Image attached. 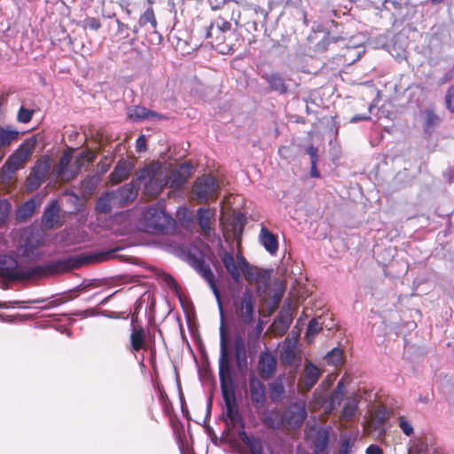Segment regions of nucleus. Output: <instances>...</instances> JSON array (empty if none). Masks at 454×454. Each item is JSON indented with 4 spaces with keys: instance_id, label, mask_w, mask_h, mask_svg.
<instances>
[{
    "instance_id": "obj_1",
    "label": "nucleus",
    "mask_w": 454,
    "mask_h": 454,
    "mask_svg": "<svg viewBox=\"0 0 454 454\" xmlns=\"http://www.w3.org/2000/svg\"><path fill=\"white\" fill-rule=\"evenodd\" d=\"M89 262L82 256H69L65 259L51 261L43 265L20 267L12 256L0 255V276L11 280L23 281L30 278L55 275L79 268Z\"/></svg>"
},
{
    "instance_id": "obj_2",
    "label": "nucleus",
    "mask_w": 454,
    "mask_h": 454,
    "mask_svg": "<svg viewBox=\"0 0 454 454\" xmlns=\"http://www.w3.org/2000/svg\"><path fill=\"white\" fill-rule=\"evenodd\" d=\"M192 168L191 163L184 162L168 176L163 171L160 162L153 161L145 165L137 174V181L145 185V193L156 196L168 184L174 189L180 188L191 176Z\"/></svg>"
},
{
    "instance_id": "obj_3",
    "label": "nucleus",
    "mask_w": 454,
    "mask_h": 454,
    "mask_svg": "<svg viewBox=\"0 0 454 454\" xmlns=\"http://www.w3.org/2000/svg\"><path fill=\"white\" fill-rule=\"evenodd\" d=\"M219 380L223 392L224 404L236 401L235 394L231 386V361L228 347V338L224 322L220 325V356H219Z\"/></svg>"
},
{
    "instance_id": "obj_4",
    "label": "nucleus",
    "mask_w": 454,
    "mask_h": 454,
    "mask_svg": "<svg viewBox=\"0 0 454 454\" xmlns=\"http://www.w3.org/2000/svg\"><path fill=\"white\" fill-rule=\"evenodd\" d=\"M93 160L94 153L92 152H82L75 157L74 161L72 163V155L69 153H65L53 168L52 175L58 180H72L81 172L85 163H90Z\"/></svg>"
},
{
    "instance_id": "obj_5",
    "label": "nucleus",
    "mask_w": 454,
    "mask_h": 454,
    "mask_svg": "<svg viewBox=\"0 0 454 454\" xmlns=\"http://www.w3.org/2000/svg\"><path fill=\"white\" fill-rule=\"evenodd\" d=\"M35 145V139H27L8 157L1 168V176L4 182L11 181L14 174L19 169L24 168L30 159Z\"/></svg>"
},
{
    "instance_id": "obj_6",
    "label": "nucleus",
    "mask_w": 454,
    "mask_h": 454,
    "mask_svg": "<svg viewBox=\"0 0 454 454\" xmlns=\"http://www.w3.org/2000/svg\"><path fill=\"white\" fill-rule=\"evenodd\" d=\"M175 221L163 210L149 207L139 221L140 228L148 233H164L174 226Z\"/></svg>"
},
{
    "instance_id": "obj_7",
    "label": "nucleus",
    "mask_w": 454,
    "mask_h": 454,
    "mask_svg": "<svg viewBox=\"0 0 454 454\" xmlns=\"http://www.w3.org/2000/svg\"><path fill=\"white\" fill-rule=\"evenodd\" d=\"M186 262L207 281L212 290L219 307L221 322H223V310L220 296V292L216 286L215 275L208 265H206L203 255L200 252H189L185 256Z\"/></svg>"
},
{
    "instance_id": "obj_8",
    "label": "nucleus",
    "mask_w": 454,
    "mask_h": 454,
    "mask_svg": "<svg viewBox=\"0 0 454 454\" xmlns=\"http://www.w3.org/2000/svg\"><path fill=\"white\" fill-rule=\"evenodd\" d=\"M44 241L42 230L26 231L23 235V243L18 247V254L24 259L34 261L42 255L41 247Z\"/></svg>"
},
{
    "instance_id": "obj_9",
    "label": "nucleus",
    "mask_w": 454,
    "mask_h": 454,
    "mask_svg": "<svg viewBox=\"0 0 454 454\" xmlns=\"http://www.w3.org/2000/svg\"><path fill=\"white\" fill-rule=\"evenodd\" d=\"M256 299L254 294L246 289L241 295L233 299V311L238 319L244 325L254 321Z\"/></svg>"
},
{
    "instance_id": "obj_10",
    "label": "nucleus",
    "mask_w": 454,
    "mask_h": 454,
    "mask_svg": "<svg viewBox=\"0 0 454 454\" xmlns=\"http://www.w3.org/2000/svg\"><path fill=\"white\" fill-rule=\"evenodd\" d=\"M219 184L211 175L199 177L192 187V197L200 202H207L215 200L217 196Z\"/></svg>"
},
{
    "instance_id": "obj_11",
    "label": "nucleus",
    "mask_w": 454,
    "mask_h": 454,
    "mask_svg": "<svg viewBox=\"0 0 454 454\" xmlns=\"http://www.w3.org/2000/svg\"><path fill=\"white\" fill-rule=\"evenodd\" d=\"M285 428L294 429L301 427L307 417L305 403L295 402L286 407L282 412Z\"/></svg>"
},
{
    "instance_id": "obj_12",
    "label": "nucleus",
    "mask_w": 454,
    "mask_h": 454,
    "mask_svg": "<svg viewBox=\"0 0 454 454\" xmlns=\"http://www.w3.org/2000/svg\"><path fill=\"white\" fill-rule=\"evenodd\" d=\"M50 169L51 162L49 159L44 158L38 160L27 179V190L29 192H34L39 188L40 185L43 183Z\"/></svg>"
},
{
    "instance_id": "obj_13",
    "label": "nucleus",
    "mask_w": 454,
    "mask_h": 454,
    "mask_svg": "<svg viewBox=\"0 0 454 454\" xmlns=\"http://www.w3.org/2000/svg\"><path fill=\"white\" fill-rule=\"evenodd\" d=\"M280 360L283 364L290 366H299L301 364V352L297 348L296 337L288 335L282 345L280 353Z\"/></svg>"
},
{
    "instance_id": "obj_14",
    "label": "nucleus",
    "mask_w": 454,
    "mask_h": 454,
    "mask_svg": "<svg viewBox=\"0 0 454 454\" xmlns=\"http://www.w3.org/2000/svg\"><path fill=\"white\" fill-rule=\"evenodd\" d=\"M231 24L223 18L215 19L206 29V38L211 39V43L220 45L226 40L231 32Z\"/></svg>"
},
{
    "instance_id": "obj_15",
    "label": "nucleus",
    "mask_w": 454,
    "mask_h": 454,
    "mask_svg": "<svg viewBox=\"0 0 454 454\" xmlns=\"http://www.w3.org/2000/svg\"><path fill=\"white\" fill-rule=\"evenodd\" d=\"M249 394L252 405L257 412L264 410L267 403V395L264 384L256 377L249 378Z\"/></svg>"
},
{
    "instance_id": "obj_16",
    "label": "nucleus",
    "mask_w": 454,
    "mask_h": 454,
    "mask_svg": "<svg viewBox=\"0 0 454 454\" xmlns=\"http://www.w3.org/2000/svg\"><path fill=\"white\" fill-rule=\"evenodd\" d=\"M216 211L215 208L200 207L197 210V222L201 230L202 234L206 238H210L215 235V228L213 227L215 222Z\"/></svg>"
},
{
    "instance_id": "obj_17",
    "label": "nucleus",
    "mask_w": 454,
    "mask_h": 454,
    "mask_svg": "<svg viewBox=\"0 0 454 454\" xmlns=\"http://www.w3.org/2000/svg\"><path fill=\"white\" fill-rule=\"evenodd\" d=\"M258 368L262 379H270L277 370V359L268 349L262 351L259 356Z\"/></svg>"
},
{
    "instance_id": "obj_18",
    "label": "nucleus",
    "mask_w": 454,
    "mask_h": 454,
    "mask_svg": "<svg viewBox=\"0 0 454 454\" xmlns=\"http://www.w3.org/2000/svg\"><path fill=\"white\" fill-rule=\"evenodd\" d=\"M115 200L118 207H123L134 201L137 196V188L134 184H127L116 191L110 192Z\"/></svg>"
},
{
    "instance_id": "obj_19",
    "label": "nucleus",
    "mask_w": 454,
    "mask_h": 454,
    "mask_svg": "<svg viewBox=\"0 0 454 454\" xmlns=\"http://www.w3.org/2000/svg\"><path fill=\"white\" fill-rule=\"evenodd\" d=\"M220 257L231 278L237 283L240 282L241 274L238 256L235 259L231 253L223 251L222 254H220Z\"/></svg>"
},
{
    "instance_id": "obj_20",
    "label": "nucleus",
    "mask_w": 454,
    "mask_h": 454,
    "mask_svg": "<svg viewBox=\"0 0 454 454\" xmlns=\"http://www.w3.org/2000/svg\"><path fill=\"white\" fill-rule=\"evenodd\" d=\"M259 241L265 250L270 254H275L277 253L278 249V239L263 225L260 231Z\"/></svg>"
},
{
    "instance_id": "obj_21",
    "label": "nucleus",
    "mask_w": 454,
    "mask_h": 454,
    "mask_svg": "<svg viewBox=\"0 0 454 454\" xmlns=\"http://www.w3.org/2000/svg\"><path fill=\"white\" fill-rule=\"evenodd\" d=\"M320 370L311 362L308 361L304 367L302 387L305 390L311 389L320 377Z\"/></svg>"
},
{
    "instance_id": "obj_22",
    "label": "nucleus",
    "mask_w": 454,
    "mask_h": 454,
    "mask_svg": "<svg viewBox=\"0 0 454 454\" xmlns=\"http://www.w3.org/2000/svg\"><path fill=\"white\" fill-rule=\"evenodd\" d=\"M131 164L127 160H120L109 176L112 184H118L129 177L131 173Z\"/></svg>"
},
{
    "instance_id": "obj_23",
    "label": "nucleus",
    "mask_w": 454,
    "mask_h": 454,
    "mask_svg": "<svg viewBox=\"0 0 454 454\" xmlns=\"http://www.w3.org/2000/svg\"><path fill=\"white\" fill-rule=\"evenodd\" d=\"M127 114L129 118L135 121L161 117V115L156 112L150 111L140 106H133L128 108Z\"/></svg>"
},
{
    "instance_id": "obj_24",
    "label": "nucleus",
    "mask_w": 454,
    "mask_h": 454,
    "mask_svg": "<svg viewBox=\"0 0 454 454\" xmlns=\"http://www.w3.org/2000/svg\"><path fill=\"white\" fill-rule=\"evenodd\" d=\"M346 394V387L343 380H340L333 390V392L331 394L328 401L325 403V410L327 412H331L334 409H336L337 406L340 404V402L344 398Z\"/></svg>"
},
{
    "instance_id": "obj_25",
    "label": "nucleus",
    "mask_w": 454,
    "mask_h": 454,
    "mask_svg": "<svg viewBox=\"0 0 454 454\" xmlns=\"http://www.w3.org/2000/svg\"><path fill=\"white\" fill-rule=\"evenodd\" d=\"M224 414L226 416V422L229 426L233 427H243V420L238 411V405L236 401H231V403L225 404Z\"/></svg>"
},
{
    "instance_id": "obj_26",
    "label": "nucleus",
    "mask_w": 454,
    "mask_h": 454,
    "mask_svg": "<svg viewBox=\"0 0 454 454\" xmlns=\"http://www.w3.org/2000/svg\"><path fill=\"white\" fill-rule=\"evenodd\" d=\"M59 206L58 201L54 200L51 203V205L45 209L43 218L42 223L45 228H52L59 222Z\"/></svg>"
},
{
    "instance_id": "obj_27",
    "label": "nucleus",
    "mask_w": 454,
    "mask_h": 454,
    "mask_svg": "<svg viewBox=\"0 0 454 454\" xmlns=\"http://www.w3.org/2000/svg\"><path fill=\"white\" fill-rule=\"evenodd\" d=\"M145 332L142 327H133L130 333L129 350L132 353L137 352L145 346Z\"/></svg>"
},
{
    "instance_id": "obj_28",
    "label": "nucleus",
    "mask_w": 454,
    "mask_h": 454,
    "mask_svg": "<svg viewBox=\"0 0 454 454\" xmlns=\"http://www.w3.org/2000/svg\"><path fill=\"white\" fill-rule=\"evenodd\" d=\"M239 436L251 454H262V442L261 439L248 436L244 430L239 432Z\"/></svg>"
},
{
    "instance_id": "obj_29",
    "label": "nucleus",
    "mask_w": 454,
    "mask_h": 454,
    "mask_svg": "<svg viewBox=\"0 0 454 454\" xmlns=\"http://www.w3.org/2000/svg\"><path fill=\"white\" fill-rule=\"evenodd\" d=\"M262 78L267 81L272 90L280 94H285L287 91L285 80L279 74L273 73L270 74H263Z\"/></svg>"
},
{
    "instance_id": "obj_30",
    "label": "nucleus",
    "mask_w": 454,
    "mask_h": 454,
    "mask_svg": "<svg viewBox=\"0 0 454 454\" xmlns=\"http://www.w3.org/2000/svg\"><path fill=\"white\" fill-rule=\"evenodd\" d=\"M19 138V131L11 126L0 127V148L9 146Z\"/></svg>"
},
{
    "instance_id": "obj_31",
    "label": "nucleus",
    "mask_w": 454,
    "mask_h": 454,
    "mask_svg": "<svg viewBox=\"0 0 454 454\" xmlns=\"http://www.w3.org/2000/svg\"><path fill=\"white\" fill-rule=\"evenodd\" d=\"M358 410V398L356 395L348 396L341 411V418L346 421H350L355 417Z\"/></svg>"
},
{
    "instance_id": "obj_32",
    "label": "nucleus",
    "mask_w": 454,
    "mask_h": 454,
    "mask_svg": "<svg viewBox=\"0 0 454 454\" xmlns=\"http://www.w3.org/2000/svg\"><path fill=\"white\" fill-rule=\"evenodd\" d=\"M269 395L273 403L280 402L284 398L285 387L281 377L269 384Z\"/></svg>"
},
{
    "instance_id": "obj_33",
    "label": "nucleus",
    "mask_w": 454,
    "mask_h": 454,
    "mask_svg": "<svg viewBox=\"0 0 454 454\" xmlns=\"http://www.w3.org/2000/svg\"><path fill=\"white\" fill-rule=\"evenodd\" d=\"M113 207H118L112 193L106 192L103 194L98 200L96 209L98 213H109Z\"/></svg>"
},
{
    "instance_id": "obj_34",
    "label": "nucleus",
    "mask_w": 454,
    "mask_h": 454,
    "mask_svg": "<svg viewBox=\"0 0 454 454\" xmlns=\"http://www.w3.org/2000/svg\"><path fill=\"white\" fill-rule=\"evenodd\" d=\"M36 208V203L34 200H29L23 203L16 211V219L24 222L33 215Z\"/></svg>"
},
{
    "instance_id": "obj_35",
    "label": "nucleus",
    "mask_w": 454,
    "mask_h": 454,
    "mask_svg": "<svg viewBox=\"0 0 454 454\" xmlns=\"http://www.w3.org/2000/svg\"><path fill=\"white\" fill-rule=\"evenodd\" d=\"M264 425L270 428L278 429L285 428V422L282 413L278 411H270L262 418Z\"/></svg>"
},
{
    "instance_id": "obj_36",
    "label": "nucleus",
    "mask_w": 454,
    "mask_h": 454,
    "mask_svg": "<svg viewBox=\"0 0 454 454\" xmlns=\"http://www.w3.org/2000/svg\"><path fill=\"white\" fill-rule=\"evenodd\" d=\"M439 118L432 110H426L424 112V130L427 134L431 135L434 128L439 123Z\"/></svg>"
},
{
    "instance_id": "obj_37",
    "label": "nucleus",
    "mask_w": 454,
    "mask_h": 454,
    "mask_svg": "<svg viewBox=\"0 0 454 454\" xmlns=\"http://www.w3.org/2000/svg\"><path fill=\"white\" fill-rule=\"evenodd\" d=\"M148 23L153 29H156L157 21L155 19L153 9L151 6H148L145 12L140 16L138 20V25L140 27H145Z\"/></svg>"
},
{
    "instance_id": "obj_38",
    "label": "nucleus",
    "mask_w": 454,
    "mask_h": 454,
    "mask_svg": "<svg viewBox=\"0 0 454 454\" xmlns=\"http://www.w3.org/2000/svg\"><path fill=\"white\" fill-rule=\"evenodd\" d=\"M238 260L240 267V274L242 273L247 280L252 281L254 278V267L251 266L240 254H238Z\"/></svg>"
},
{
    "instance_id": "obj_39",
    "label": "nucleus",
    "mask_w": 454,
    "mask_h": 454,
    "mask_svg": "<svg viewBox=\"0 0 454 454\" xmlns=\"http://www.w3.org/2000/svg\"><path fill=\"white\" fill-rule=\"evenodd\" d=\"M329 364L338 365L342 361V351L340 348H333L325 356Z\"/></svg>"
},
{
    "instance_id": "obj_40",
    "label": "nucleus",
    "mask_w": 454,
    "mask_h": 454,
    "mask_svg": "<svg viewBox=\"0 0 454 454\" xmlns=\"http://www.w3.org/2000/svg\"><path fill=\"white\" fill-rule=\"evenodd\" d=\"M322 323L319 322L318 318H313L309 322L307 329L308 341L310 342L312 340L313 336L319 333L322 330Z\"/></svg>"
},
{
    "instance_id": "obj_41",
    "label": "nucleus",
    "mask_w": 454,
    "mask_h": 454,
    "mask_svg": "<svg viewBox=\"0 0 454 454\" xmlns=\"http://www.w3.org/2000/svg\"><path fill=\"white\" fill-rule=\"evenodd\" d=\"M98 183V178L97 176H88L86 177L82 184V188L83 192L87 194H91Z\"/></svg>"
},
{
    "instance_id": "obj_42",
    "label": "nucleus",
    "mask_w": 454,
    "mask_h": 454,
    "mask_svg": "<svg viewBox=\"0 0 454 454\" xmlns=\"http://www.w3.org/2000/svg\"><path fill=\"white\" fill-rule=\"evenodd\" d=\"M44 301V299H36V300H30V301H4L0 302V308H9L13 306H18L20 308H23L25 304H35V303H41Z\"/></svg>"
},
{
    "instance_id": "obj_43",
    "label": "nucleus",
    "mask_w": 454,
    "mask_h": 454,
    "mask_svg": "<svg viewBox=\"0 0 454 454\" xmlns=\"http://www.w3.org/2000/svg\"><path fill=\"white\" fill-rule=\"evenodd\" d=\"M11 209V203L7 200H0V224L7 220Z\"/></svg>"
},
{
    "instance_id": "obj_44",
    "label": "nucleus",
    "mask_w": 454,
    "mask_h": 454,
    "mask_svg": "<svg viewBox=\"0 0 454 454\" xmlns=\"http://www.w3.org/2000/svg\"><path fill=\"white\" fill-rule=\"evenodd\" d=\"M233 348H234V355L247 353L245 340L242 337V335L238 334L235 336Z\"/></svg>"
},
{
    "instance_id": "obj_45",
    "label": "nucleus",
    "mask_w": 454,
    "mask_h": 454,
    "mask_svg": "<svg viewBox=\"0 0 454 454\" xmlns=\"http://www.w3.org/2000/svg\"><path fill=\"white\" fill-rule=\"evenodd\" d=\"M427 450V444L420 440H417L414 441L412 445L410 447V453L424 454Z\"/></svg>"
},
{
    "instance_id": "obj_46",
    "label": "nucleus",
    "mask_w": 454,
    "mask_h": 454,
    "mask_svg": "<svg viewBox=\"0 0 454 454\" xmlns=\"http://www.w3.org/2000/svg\"><path fill=\"white\" fill-rule=\"evenodd\" d=\"M399 427L402 429L403 433L407 435V436H410L413 433V427L412 425L411 424L410 421H408L404 417H400L399 418Z\"/></svg>"
},
{
    "instance_id": "obj_47",
    "label": "nucleus",
    "mask_w": 454,
    "mask_h": 454,
    "mask_svg": "<svg viewBox=\"0 0 454 454\" xmlns=\"http://www.w3.org/2000/svg\"><path fill=\"white\" fill-rule=\"evenodd\" d=\"M33 111L21 107L18 113V121L21 123H27L31 121Z\"/></svg>"
},
{
    "instance_id": "obj_48",
    "label": "nucleus",
    "mask_w": 454,
    "mask_h": 454,
    "mask_svg": "<svg viewBox=\"0 0 454 454\" xmlns=\"http://www.w3.org/2000/svg\"><path fill=\"white\" fill-rule=\"evenodd\" d=\"M446 106L450 112H454V85L450 87L445 97Z\"/></svg>"
},
{
    "instance_id": "obj_49",
    "label": "nucleus",
    "mask_w": 454,
    "mask_h": 454,
    "mask_svg": "<svg viewBox=\"0 0 454 454\" xmlns=\"http://www.w3.org/2000/svg\"><path fill=\"white\" fill-rule=\"evenodd\" d=\"M236 364L239 370L243 371L247 367V353L235 355Z\"/></svg>"
},
{
    "instance_id": "obj_50",
    "label": "nucleus",
    "mask_w": 454,
    "mask_h": 454,
    "mask_svg": "<svg viewBox=\"0 0 454 454\" xmlns=\"http://www.w3.org/2000/svg\"><path fill=\"white\" fill-rule=\"evenodd\" d=\"M307 153L310 157L311 165H317V150L313 146H309L306 149Z\"/></svg>"
},
{
    "instance_id": "obj_51",
    "label": "nucleus",
    "mask_w": 454,
    "mask_h": 454,
    "mask_svg": "<svg viewBox=\"0 0 454 454\" xmlns=\"http://www.w3.org/2000/svg\"><path fill=\"white\" fill-rule=\"evenodd\" d=\"M136 147L138 152H144L146 150L145 136L142 135L137 139Z\"/></svg>"
},
{
    "instance_id": "obj_52",
    "label": "nucleus",
    "mask_w": 454,
    "mask_h": 454,
    "mask_svg": "<svg viewBox=\"0 0 454 454\" xmlns=\"http://www.w3.org/2000/svg\"><path fill=\"white\" fill-rule=\"evenodd\" d=\"M86 26L92 30H98L101 24L98 19L90 18L86 20Z\"/></svg>"
},
{
    "instance_id": "obj_53",
    "label": "nucleus",
    "mask_w": 454,
    "mask_h": 454,
    "mask_svg": "<svg viewBox=\"0 0 454 454\" xmlns=\"http://www.w3.org/2000/svg\"><path fill=\"white\" fill-rule=\"evenodd\" d=\"M262 327L258 325L254 332V337L252 336V333H248V342L251 343L253 341L256 342L262 333Z\"/></svg>"
},
{
    "instance_id": "obj_54",
    "label": "nucleus",
    "mask_w": 454,
    "mask_h": 454,
    "mask_svg": "<svg viewBox=\"0 0 454 454\" xmlns=\"http://www.w3.org/2000/svg\"><path fill=\"white\" fill-rule=\"evenodd\" d=\"M350 448L351 445L349 440H344L340 444L338 454H349Z\"/></svg>"
},
{
    "instance_id": "obj_55",
    "label": "nucleus",
    "mask_w": 454,
    "mask_h": 454,
    "mask_svg": "<svg viewBox=\"0 0 454 454\" xmlns=\"http://www.w3.org/2000/svg\"><path fill=\"white\" fill-rule=\"evenodd\" d=\"M162 278L168 287L172 289L176 288V282L172 276H170L169 274H164Z\"/></svg>"
},
{
    "instance_id": "obj_56",
    "label": "nucleus",
    "mask_w": 454,
    "mask_h": 454,
    "mask_svg": "<svg viewBox=\"0 0 454 454\" xmlns=\"http://www.w3.org/2000/svg\"><path fill=\"white\" fill-rule=\"evenodd\" d=\"M366 454H383V451L382 450L377 446V445H370L367 449H366Z\"/></svg>"
},
{
    "instance_id": "obj_57",
    "label": "nucleus",
    "mask_w": 454,
    "mask_h": 454,
    "mask_svg": "<svg viewBox=\"0 0 454 454\" xmlns=\"http://www.w3.org/2000/svg\"><path fill=\"white\" fill-rule=\"evenodd\" d=\"M453 78V72L450 71L447 74H445L440 80V83L441 84H444L446 82H448L449 81H450L451 79Z\"/></svg>"
},
{
    "instance_id": "obj_58",
    "label": "nucleus",
    "mask_w": 454,
    "mask_h": 454,
    "mask_svg": "<svg viewBox=\"0 0 454 454\" xmlns=\"http://www.w3.org/2000/svg\"><path fill=\"white\" fill-rule=\"evenodd\" d=\"M370 119H371V117L368 116V115L356 114V115L352 117L351 121L352 122H357V121H368Z\"/></svg>"
},
{
    "instance_id": "obj_59",
    "label": "nucleus",
    "mask_w": 454,
    "mask_h": 454,
    "mask_svg": "<svg viewBox=\"0 0 454 454\" xmlns=\"http://www.w3.org/2000/svg\"><path fill=\"white\" fill-rule=\"evenodd\" d=\"M383 5L385 6L387 3H390L394 8L399 9L401 7V4L396 0H382Z\"/></svg>"
},
{
    "instance_id": "obj_60",
    "label": "nucleus",
    "mask_w": 454,
    "mask_h": 454,
    "mask_svg": "<svg viewBox=\"0 0 454 454\" xmlns=\"http://www.w3.org/2000/svg\"><path fill=\"white\" fill-rule=\"evenodd\" d=\"M310 176L315 178L319 177V172L317 169V165H311Z\"/></svg>"
},
{
    "instance_id": "obj_61",
    "label": "nucleus",
    "mask_w": 454,
    "mask_h": 454,
    "mask_svg": "<svg viewBox=\"0 0 454 454\" xmlns=\"http://www.w3.org/2000/svg\"><path fill=\"white\" fill-rule=\"evenodd\" d=\"M118 25V32H122L123 29L128 28V26L122 22H121L119 20H116Z\"/></svg>"
},
{
    "instance_id": "obj_62",
    "label": "nucleus",
    "mask_w": 454,
    "mask_h": 454,
    "mask_svg": "<svg viewBox=\"0 0 454 454\" xmlns=\"http://www.w3.org/2000/svg\"><path fill=\"white\" fill-rule=\"evenodd\" d=\"M301 4V0H287L286 4L288 5H299Z\"/></svg>"
},
{
    "instance_id": "obj_63",
    "label": "nucleus",
    "mask_w": 454,
    "mask_h": 454,
    "mask_svg": "<svg viewBox=\"0 0 454 454\" xmlns=\"http://www.w3.org/2000/svg\"><path fill=\"white\" fill-rule=\"evenodd\" d=\"M120 5H121V8L126 12V13H127L128 15H129V14L131 13L130 10H129V7H128V4H121Z\"/></svg>"
},
{
    "instance_id": "obj_64",
    "label": "nucleus",
    "mask_w": 454,
    "mask_h": 454,
    "mask_svg": "<svg viewBox=\"0 0 454 454\" xmlns=\"http://www.w3.org/2000/svg\"><path fill=\"white\" fill-rule=\"evenodd\" d=\"M5 322H8V323H13L14 322V318L12 317H9V318H6V319H4Z\"/></svg>"
}]
</instances>
